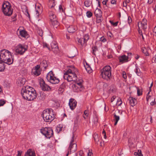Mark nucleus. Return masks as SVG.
Here are the masks:
<instances>
[{"label": "nucleus", "instance_id": "21", "mask_svg": "<svg viewBox=\"0 0 156 156\" xmlns=\"http://www.w3.org/2000/svg\"><path fill=\"white\" fill-rule=\"evenodd\" d=\"M146 99L147 101L149 100L151 102V104L152 105H153L155 104L156 103L155 102V98L154 96H149L147 97Z\"/></svg>", "mask_w": 156, "mask_h": 156}, {"label": "nucleus", "instance_id": "25", "mask_svg": "<svg viewBox=\"0 0 156 156\" xmlns=\"http://www.w3.org/2000/svg\"><path fill=\"white\" fill-rule=\"evenodd\" d=\"M20 35L22 37H27L28 34L27 32L25 30H22L20 31Z\"/></svg>", "mask_w": 156, "mask_h": 156}, {"label": "nucleus", "instance_id": "54", "mask_svg": "<svg viewBox=\"0 0 156 156\" xmlns=\"http://www.w3.org/2000/svg\"><path fill=\"white\" fill-rule=\"evenodd\" d=\"M152 63H156V55H155L152 59Z\"/></svg>", "mask_w": 156, "mask_h": 156}, {"label": "nucleus", "instance_id": "9", "mask_svg": "<svg viewBox=\"0 0 156 156\" xmlns=\"http://www.w3.org/2000/svg\"><path fill=\"white\" fill-rule=\"evenodd\" d=\"M27 50V48L24 45L19 44L15 47V51L17 55H23Z\"/></svg>", "mask_w": 156, "mask_h": 156}, {"label": "nucleus", "instance_id": "62", "mask_svg": "<svg viewBox=\"0 0 156 156\" xmlns=\"http://www.w3.org/2000/svg\"><path fill=\"white\" fill-rule=\"evenodd\" d=\"M116 96H113L112 98H111V102H112L115 99V98Z\"/></svg>", "mask_w": 156, "mask_h": 156}, {"label": "nucleus", "instance_id": "37", "mask_svg": "<svg viewBox=\"0 0 156 156\" xmlns=\"http://www.w3.org/2000/svg\"><path fill=\"white\" fill-rule=\"evenodd\" d=\"M84 5L87 7L90 6L91 3L89 0H86L84 2Z\"/></svg>", "mask_w": 156, "mask_h": 156}, {"label": "nucleus", "instance_id": "15", "mask_svg": "<svg viewBox=\"0 0 156 156\" xmlns=\"http://www.w3.org/2000/svg\"><path fill=\"white\" fill-rule=\"evenodd\" d=\"M69 104L70 108L73 110L76 106L77 102L74 99L71 98L69 99Z\"/></svg>", "mask_w": 156, "mask_h": 156}, {"label": "nucleus", "instance_id": "36", "mask_svg": "<svg viewBox=\"0 0 156 156\" xmlns=\"http://www.w3.org/2000/svg\"><path fill=\"white\" fill-rule=\"evenodd\" d=\"M86 151L87 152V156H93V155L91 150L88 148L87 149Z\"/></svg>", "mask_w": 156, "mask_h": 156}, {"label": "nucleus", "instance_id": "12", "mask_svg": "<svg viewBox=\"0 0 156 156\" xmlns=\"http://www.w3.org/2000/svg\"><path fill=\"white\" fill-rule=\"evenodd\" d=\"M76 83V85H74V88L76 89L77 88L76 90V92H78L79 91H81L84 89V87L82 85V83L83 82V80L82 79L80 80V81H77V80L76 81H75Z\"/></svg>", "mask_w": 156, "mask_h": 156}, {"label": "nucleus", "instance_id": "5", "mask_svg": "<svg viewBox=\"0 0 156 156\" xmlns=\"http://www.w3.org/2000/svg\"><path fill=\"white\" fill-rule=\"evenodd\" d=\"M2 10L4 14L8 16H10L12 14L13 10L10 4L8 1L4 2L2 5Z\"/></svg>", "mask_w": 156, "mask_h": 156}, {"label": "nucleus", "instance_id": "3", "mask_svg": "<svg viewBox=\"0 0 156 156\" xmlns=\"http://www.w3.org/2000/svg\"><path fill=\"white\" fill-rule=\"evenodd\" d=\"M0 60L9 65L12 64L13 62L11 52L5 49L0 51Z\"/></svg>", "mask_w": 156, "mask_h": 156}, {"label": "nucleus", "instance_id": "14", "mask_svg": "<svg viewBox=\"0 0 156 156\" xmlns=\"http://www.w3.org/2000/svg\"><path fill=\"white\" fill-rule=\"evenodd\" d=\"M40 66L37 65L32 70L31 73L36 76H38L41 74V71L40 69Z\"/></svg>", "mask_w": 156, "mask_h": 156}, {"label": "nucleus", "instance_id": "59", "mask_svg": "<svg viewBox=\"0 0 156 156\" xmlns=\"http://www.w3.org/2000/svg\"><path fill=\"white\" fill-rule=\"evenodd\" d=\"M137 94L138 96H140L142 94V93L140 92V91L139 89L137 90Z\"/></svg>", "mask_w": 156, "mask_h": 156}, {"label": "nucleus", "instance_id": "23", "mask_svg": "<svg viewBox=\"0 0 156 156\" xmlns=\"http://www.w3.org/2000/svg\"><path fill=\"white\" fill-rule=\"evenodd\" d=\"M25 156H36L35 152L31 149H28L25 153Z\"/></svg>", "mask_w": 156, "mask_h": 156}, {"label": "nucleus", "instance_id": "16", "mask_svg": "<svg viewBox=\"0 0 156 156\" xmlns=\"http://www.w3.org/2000/svg\"><path fill=\"white\" fill-rule=\"evenodd\" d=\"M51 50L55 54H57L59 51L58 47L57 44L54 42L51 44Z\"/></svg>", "mask_w": 156, "mask_h": 156}, {"label": "nucleus", "instance_id": "2", "mask_svg": "<svg viewBox=\"0 0 156 156\" xmlns=\"http://www.w3.org/2000/svg\"><path fill=\"white\" fill-rule=\"evenodd\" d=\"M69 67L64 73L63 78L68 82L76 81L77 79L76 73L78 72V70L73 66H70Z\"/></svg>", "mask_w": 156, "mask_h": 156}, {"label": "nucleus", "instance_id": "53", "mask_svg": "<svg viewBox=\"0 0 156 156\" xmlns=\"http://www.w3.org/2000/svg\"><path fill=\"white\" fill-rule=\"evenodd\" d=\"M119 113V111L115 112L114 114V117H119V116L118 115V113Z\"/></svg>", "mask_w": 156, "mask_h": 156}, {"label": "nucleus", "instance_id": "31", "mask_svg": "<svg viewBox=\"0 0 156 156\" xmlns=\"http://www.w3.org/2000/svg\"><path fill=\"white\" fill-rule=\"evenodd\" d=\"M41 6L39 5L36 7V14L37 16H38L39 14L42 12V10L40 9Z\"/></svg>", "mask_w": 156, "mask_h": 156}, {"label": "nucleus", "instance_id": "4", "mask_svg": "<svg viewBox=\"0 0 156 156\" xmlns=\"http://www.w3.org/2000/svg\"><path fill=\"white\" fill-rule=\"evenodd\" d=\"M101 75L104 79L107 80L112 78L111 67L109 66H106L101 70Z\"/></svg>", "mask_w": 156, "mask_h": 156}, {"label": "nucleus", "instance_id": "47", "mask_svg": "<svg viewBox=\"0 0 156 156\" xmlns=\"http://www.w3.org/2000/svg\"><path fill=\"white\" fill-rule=\"evenodd\" d=\"M5 103V101L4 100H0V106H3Z\"/></svg>", "mask_w": 156, "mask_h": 156}, {"label": "nucleus", "instance_id": "57", "mask_svg": "<svg viewBox=\"0 0 156 156\" xmlns=\"http://www.w3.org/2000/svg\"><path fill=\"white\" fill-rule=\"evenodd\" d=\"M40 96L41 97H42V99H44L45 98V96L44 94V93L41 92L40 93Z\"/></svg>", "mask_w": 156, "mask_h": 156}, {"label": "nucleus", "instance_id": "61", "mask_svg": "<svg viewBox=\"0 0 156 156\" xmlns=\"http://www.w3.org/2000/svg\"><path fill=\"white\" fill-rule=\"evenodd\" d=\"M59 9L60 11H62V12H63V9L62 8V5H60L59 6Z\"/></svg>", "mask_w": 156, "mask_h": 156}, {"label": "nucleus", "instance_id": "40", "mask_svg": "<svg viewBox=\"0 0 156 156\" xmlns=\"http://www.w3.org/2000/svg\"><path fill=\"white\" fill-rule=\"evenodd\" d=\"M96 22L97 23H101L102 20V17H96Z\"/></svg>", "mask_w": 156, "mask_h": 156}, {"label": "nucleus", "instance_id": "6", "mask_svg": "<svg viewBox=\"0 0 156 156\" xmlns=\"http://www.w3.org/2000/svg\"><path fill=\"white\" fill-rule=\"evenodd\" d=\"M46 78L52 84L58 83L60 82L59 80L54 76V74L52 71L48 74Z\"/></svg>", "mask_w": 156, "mask_h": 156}, {"label": "nucleus", "instance_id": "46", "mask_svg": "<svg viewBox=\"0 0 156 156\" xmlns=\"http://www.w3.org/2000/svg\"><path fill=\"white\" fill-rule=\"evenodd\" d=\"M119 119V118H115L113 120V121H114L115 122L114 125L115 126L117 123Z\"/></svg>", "mask_w": 156, "mask_h": 156}, {"label": "nucleus", "instance_id": "26", "mask_svg": "<svg viewBox=\"0 0 156 156\" xmlns=\"http://www.w3.org/2000/svg\"><path fill=\"white\" fill-rule=\"evenodd\" d=\"M93 138L95 143L98 144V142L99 141L100 138L98 135L96 133H94L93 135Z\"/></svg>", "mask_w": 156, "mask_h": 156}, {"label": "nucleus", "instance_id": "49", "mask_svg": "<svg viewBox=\"0 0 156 156\" xmlns=\"http://www.w3.org/2000/svg\"><path fill=\"white\" fill-rule=\"evenodd\" d=\"M152 118H147V121L148 123H150L149 121H150V123H151L152 122Z\"/></svg>", "mask_w": 156, "mask_h": 156}, {"label": "nucleus", "instance_id": "41", "mask_svg": "<svg viewBox=\"0 0 156 156\" xmlns=\"http://www.w3.org/2000/svg\"><path fill=\"white\" fill-rule=\"evenodd\" d=\"M122 103V101L121 99L120 98H119L118 99L117 104H118V106H120L121 105Z\"/></svg>", "mask_w": 156, "mask_h": 156}, {"label": "nucleus", "instance_id": "27", "mask_svg": "<svg viewBox=\"0 0 156 156\" xmlns=\"http://www.w3.org/2000/svg\"><path fill=\"white\" fill-rule=\"evenodd\" d=\"M149 48H146L145 47H143L142 48V51L144 53L145 56H148L149 54L148 52V50H149Z\"/></svg>", "mask_w": 156, "mask_h": 156}, {"label": "nucleus", "instance_id": "20", "mask_svg": "<svg viewBox=\"0 0 156 156\" xmlns=\"http://www.w3.org/2000/svg\"><path fill=\"white\" fill-rule=\"evenodd\" d=\"M128 56H126L125 55H122L119 58V62L122 63L128 62Z\"/></svg>", "mask_w": 156, "mask_h": 156}, {"label": "nucleus", "instance_id": "48", "mask_svg": "<svg viewBox=\"0 0 156 156\" xmlns=\"http://www.w3.org/2000/svg\"><path fill=\"white\" fill-rule=\"evenodd\" d=\"M122 76L123 78L126 79L127 78V76L126 75V73L125 71H123L122 73Z\"/></svg>", "mask_w": 156, "mask_h": 156}, {"label": "nucleus", "instance_id": "13", "mask_svg": "<svg viewBox=\"0 0 156 156\" xmlns=\"http://www.w3.org/2000/svg\"><path fill=\"white\" fill-rule=\"evenodd\" d=\"M89 38V36L88 34H85L83 38H81L78 40L79 44L82 46H85L87 45V42Z\"/></svg>", "mask_w": 156, "mask_h": 156}, {"label": "nucleus", "instance_id": "30", "mask_svg": "<svg viewBox=\"0 0 156 156\" xmlns=\"http://www.w3.org/2000/svg\"><path fill=\"white\" fill-rule=\"evenodd\" d=\"M51 22L52 25L54 27L56 28L59 25V23L57 20L51 21Z\"/></svg>", "mask_w": 156, "mask_h": 156}, {"label": "nucleus", "instance_id": "33", "mask_svg": "<svg viewBox=\"0 0 156 156\" xmlns=\"http://www.w3.org/2000/svg\"><path fill=\"white\" fill-rule=\"evenodd\" d=\"M85 67L86 70L88 73H91L92 70L88 65H87V63L86 66H85Z\"/></svg>", "mask_w": 156, "mask_h": 156}, {"label": "nucleus", "instance_id": "38", "mask_svg": "<svg viewBox=\"0 0 156 156\" xmlns=\"http://www.w3.org/2000/svg\"><path fill=\"white\" fill-rule=\"evenodd\" d=\"M92 53L93 55H95V52L98 50L97 47L96 46H94L92 47Z\"/></svg>", "mask_w": 156, "mask_h": 156}, {"label": "nucleus", "instance_id": "58", "mask_svg": "<svg viewBox=\"0 0 156 156\" xmlns=\"http://www.w3.org/2000/svg\"><path fill=\"white\" fill-rule=\"evenodd\" d=\"M43 46L44 47H46L48 48L49 50H50V48L48 47V45L46 43H43Z\"/></svg>", "mask_w": 156, "mask_h": 156}, {"label": "nucleus", "instance_id": "10", "mask_svg": "<svg viewBox=\"0 0 156 156\" xmlns=\"http://www.w3.org/2000/svg\"><path fill=\"white\" fill-rule=\"evenodd\" d=\"M41 116L42 117H55L56 116V114L54 113L52 109L47 108L42 112Z\"/></svg>", "mask_w": 156, "mask_h": 156}, {"label": "nucleus", "instance_id": "55", "mask_svg": "<svg viewBox=\"0 0 156 156\" xmlns=\"http://www.w3.org/2000/svg\"><path fill=\"white\" fill-rule=\"evenodd\" d=\"M17 15L16 13L14 14L13 16H12V19H15L13 20V21H15L16 20V17Z\"/></svg>", "mask_w": 156, "mask_h": 156}, {"label": "nucleus", "instance_id": "24", "mask_svg": "<svg viewBox=\"0 0 156 156\" xmlns=\"http://www.w3.org/2000/svg\"><path fill=\"white\" fill-rule=\"evenodd\" d=\"M94 14L96 17H102V12L100 9H96L94 11Z\"/></svg>", "mask_w": 156, "mask_h": 156}, {"label": "nucleus", "instance_id": "45", "mask_svg": "<svg viewBox=\"0 0 156 156\" xmlns=\"http://www.w3.org/2000/svg\"><path fill=\"white\" fill-rule=\"evenodd\" d=\"M109 22L111 23V24L114 26H116L118 23V21L114 23L112 21L110 20Z\"/></svg>", "mask_w": 156, "mask_h": 156}, {"label": "nucleus", "instance_id": "7", "mask_svg": "<svg viewBox=\"0 0 156 156\" xmlns=\"http://www.w3.org/2000/svg\"><path fill=\"white\" fill-rule=\"evenodd\" d=\"M41 132L45 137L47 138H50L53 134L52 129L50 127H45L41 130Z\"/></svg>", "mask_w": 156, "mask_h": 156}, {"label": "nucleus", "instance_id": "50", "mask_svg": "<svg viewBox=\"0 0 156 156\" xmlns=\"http://www.w3.org/2000/svg\"><path fill=\"white\" fill-rule=\"evenodd\" d=\"M84 114L86 116H88L89 115V111L88 110H85L84 112Z\"/></svg>", "mask_w": 156, "mask_h": 156}, {"label": "nucleus", "instance_id": "32", "mask_svg": "<svg viewBox=\"0 0 156 156\" xmlns=\"http://www.w3.org/2000/svg\"><path fill=\"white\" fill-rule=\"evenodd\" d=\"M49 17L51 21L57 20L56 16L53 13L50 14Z\"/></svg>", "mask_w": 156, "mask_h": 156}, {"label": "nucleus", "instance_id": "18", "mask_svg": "<svg viewBox=\"0 0 156 156\" xmlns=\"http://www.w3.org/2000/svg\"><path fill=\"white\" fill-rule=\"evenodd\" d=\"M77 30V26L75 25H71L69 26L67 28L69 32L73 33Z\"/></svg>", "mask_w": 156, "mask_h": 156}, {"label": "nucleus", "instance_id": "35", "mask_svg": "<svg viewBox=\"0 0 156 156\" xmlns=\"http://www.w3.org/2000/svg\"><path fill=\"white\" fill-rule=\"evenodd\" d=\"M49 3V6L51 8L54 7L55 5V2L51 0V1H50Z\"/></svg>", "mask_w": 156, "mask_h": 156}, {"label": "nucleus", "instance_id": "39", "mask_svg": "<svg viewBox=\"0 0 156 156\" xmlns=\"http://www.w3.org/2000/svg\"><path fill=\"white\" fill-rule=\"evenodd\" d=\"M37 33L39 36L41 37L42 36L43 31L41 29H38L37 30Z\"/></svg>", "mask_w": 156, "mask_h": 156}, {"label": "nucleus", "instance_id": "42", "mask_svg": "<svg viewBox=\"0 0 156 156\" xmlns=\"http://www.w3.org/2000/svg\"><path fill=\"white\" fill-rule=\"evenodd\" d=\"M136 68L135 70V72L138 75H139V74H140V70L138 66H136Z\"/></svg>", "mask_w": 156, "mask_h": 156}, {"label": "nucleus", "instance_id": "19", "mask_svg": "<svg viewBox=\"0 0 156 156\" xmlns=\"http://www.w3.org/2000/svg\"><path fill=\"white\" fill-rule=\"evenodd\" d=\"M26 80L23 77H19L17 81L18 85L20 87L23 86L25 83Z\"/></svg>", "mask_w": 156, "mask_h": 156}, {"label": "nucleus", "instance_id": "28", "mask_svg": "<svg viewBox=\"0 0 156 156\" xmlns=\"http://www.w3.org/2000/svg\"><path fill=\"white\" fill-rule=\"evenodd\" d=\"M41 66L44 67V68L46 69V67L48 66L47 61L46 60H43L40 63V65Z\"/></svg>", "mask_w": 156, "mask_h": 156}, {"label": "nucleus", "instance_id": "64", "mask_svg": "<svg viewBox=\"0 0 156 156\" xmlns=\"http://www.w3.org/2000/svg\"><path fill=\"white\" fill-rule=\"evenodd\" d=\"M22 152H20V151H18V154L17 156H21Z\"/></svg>", "mask_w": 156, "mask_h": 156}, {"label": "nucleus", "instance_id": "11", "mask_svg": "<svg viewBox=\"0 0 156 156\" xmlns=\"http://www.w3.org/2000/svg\"><path fill=\"white\" fill-rule=\"evenodd\" d=\"M39 84L42 90L44 91H49L51 90V88L45 83L43 79L40 80Z\"/></svg>", "mask_w": 156, "mask_h": 156}, {"label": "nucleus", "instance_id": "56", "mask_svg": "<svg viewBox=\"0 0 156 156\" xmlns=\"http://www.w3.org/2000/svg\"><path fill=\"white\" fill-rule=\"evenodd\" d=\"M138 156H143V154L142 153L141 151V150H138Z\"/></svg>", "mask_w": 156, "mask_h": 156}, {"label": "nucleus", "instance_id": "22", "mask_svg": "<svg viewBox=\"0 0 156 156\" xmlns=\"http://www.w3.org/2000/svg\"><path fill=\"white\" fill-rule=\"evenodd\" d=\"M130 105L133 107L135 105L136 103V100L135 98L132 97H130L128 99Z\"/></svg>", "mask_w": 156, "mask_h": 156}, {"label": "nucleus", "instance_id": "51", "mask_svg": "<svg viewBox=\"0 0 156 156\" xmlns=\"http://www.w3.org/2000/svg\"><path fill=\"white\" fill-rule=\"evenodd\" d=\"M100 41L103 42H105L106 41V39L103 36L101 37L100 39Z\"/></svg>", "mask_w": 156, "mask_h": 156}, {"label": "nucleus", "instance_id": "1", "mask_svg": "<svg viewBox=\"0 0 156 156\" xmlns=\"http://www.w3.org/2000/svg\"><path fill=\"white\" fill-rule=\"evenodd\" d=\"M21 94L23 98L28 101L34 100L36 98L37 96V94L34 89L28 86L22 88Z\"/></svg>", "mask_w": 156, "mask_h": 156}, {"label": "nucleus", "instance_id": "29", "mask_svg": "<svg viewBox=\"0 0 156 156\" xmlns=\"http://www.w3.org/2000/svg\"><path fill=\"white\" fill-rule=\"evenodd\" d=\"M5 62L0 60V72L4 71L5 69Z\"/></svg>", "mask_w": 156, "mask_h": 156}, {"label": "nucleus", "instance_id": "60", "mask_svg": "<svg viewBox=\"0 0 156 156\" xmlns=\"http://www.w3.org/2000/svg\"><path fill=\"white\" fill-rule=\"evenodd\" d=\"M128 22L129 23H131L132 22V19L131 17L130 16H129L128 17Z\"/></svg>", "mask_w": 156, "mask_h": 156}, {"label": "nucleus", "instance_id": "34", "mask_svg": "<svg viewBox=\"0 0 156 156\" xmlns=\"http://www.w3.org/2000/svg\"><path fill=\"white\" fill-rule=\"evenodd\" d=\"M84 154L82 150L77 152L76 154V156H84Z\"/></svg>", "mask_w": 156, "mask_h": 156}, {"label": "nucleus", "instance_id": "52", "mask_svg": "<svg viewBox=\"0 0 156 156\" xmlns=\"http://www.w3.org/2000/svg\"><path fill=\"white\" fill-rule=\"evenodd\" d=\"M44 120L46 122H49V120H51L52 118H43Z\"/></svg>", "mask_w": 156, "mask_h": 156}, {"label": "nucleus", "instance_id": "63", "mask_svg": "<svg viewBox=\"0 0 156 156\" xmlns=\"http://www.w3.org/2000/svg\"><path fill=\"white\" fill-rule=\"evenodd\" d=\"M153 31V32L155 34V36L156 37V26L154 27Z\"/></svg>", "mask_w": 156, "mask_h": 156}, {"label": "nucleus", "instance_id": "43", "mask_svg": "<svg viewBox=\"0 0 156 156\" xmlns=\"http://www.w3.org/2000/svg\"><path fill=\"white\" fill-rule=\"evenodd\" d=\"M138 32L141 35H142L143 33L141 29H140V27L139 26V22L138 23Z\"/></svg>", "mask_w": 156, "mask_h": 156}, {"label": "nucleus", "instance_id": "8", "mask_svg": "<svg viewBox=\"0 0 156 156\" xmlns=\"http://www.w3.org/2000/svg\"><path fill=\"white\" fill-rule=\"evenodd\" d=\"M74 136L73 135V137L71 140L70 145L68 149V152L66 154V156H68L69 152L71 153H73L76 151L77 149V144L74 142Z\"/></svg>", "mask_w": 156, "mask_h": 156}, {"label": "nucleus", "instance_id": "44", "mask_svg": "<svg viewBox=\"0 0 156 156\" xmlns=\"http://www.w3.org/2000/svg\"><path fill=\"white\" fill-rule=\"evenodd\" d=\"M87 17L88 18L91 17L93 15L92 13L90 11H87L86 13Z\"/></svg>", "mask_w": 156, "mask_h": 156}, {"label": "nucleus", "instance_id": "17", "mask_svg": "<svg viewBox=\"0 0 156 156\" xmlns=\"http://www.w3.org/2000/svg\"><path fill=\"white\" fill-rule=\"evenodd\" d=\"M139 22V25L141 26V28L144 31H145L147 27V20L146 19H143L141 21Z\"/></svg>", "mask_w": 156, "mask_h": 156}]
</instances>
